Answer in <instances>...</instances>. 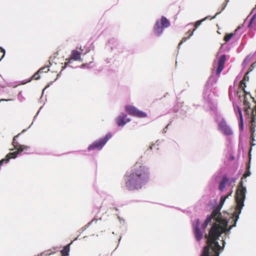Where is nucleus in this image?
<instances>
[{"mask_svg":"<svg viewBox=\"0 0 256 256\" xmlns=\"http://www.w3.org/2000/svg\"><path fill=\"white\" fill-rule=\"evenodd\" d=\"M208 18V17H206L205 18H204V19H202L200 20H198L196 21V22H195V24H194V28L192 30V31H190V30L188 33L186 34H188V37H184V38H182V40H181V41L180 42L179 44H178V47H180V46L184 42H186V40L189 38L192 34H193V33L194 32V31L202 23V22H204V20H205L206 19H207Z\"/></svg>","mask_w":256,"mask_h":256,"instance_id":"9d476101","label":"nucleus"},{"mask_svg":"<svg viewBox=\"0 0 256 256\" xmlns=\"http://www.w3.org/2000/svg\"><path fill=\"white\" fill-rule=\"evenodd\" d=\"M250 109V106L248 105V107L244 109V112L246 114H249V110Z\"/></svg>","mask_w":256,"mask_h":256,"instance_id":"393cba45","label":"nucleus"},{"mask_svg":"<svg viewBox=\"0 0 256 256\" xmlns=\"http://www.w3.org/2000/svg\"><path fill=\"white\" fill-rule=\"evenodd\" d=\"M218 129L224 135L230 136L232 134V130L224 120H222L219 122L218 124Z\"/></svg>","mask_w":256,"mask_h":256,"instance_id":"6e6552de","label":"nucleus"},{"mask_svg":"<svg viewBox=\"0 0 256 256\" xmlns=\"http://www.w3.org/2000/svg\"><path fill=\"white\" fill-rule=\"evenodd\" d=\"M248 28L256 30V14H254L248 24Z\"/></svg>","mask_w":256,"mask_h":256,"instance_id":"a211bd4d","label":"nucleus"},{"mask_svg":"<svg viewBox=\"0 0 256 256\" xmlns=\"http://www.w3.org/2000/svg\"><path fill=\"white\" fill-rule=\"evenodd\" d=\"M215 228H213L210 232L208 236V242H206L207 246H204L203 250L200 256H210V249H212V244L214 241L218 240L220 238V234H214Z\"/></svg>","mask_w":256,"mask_h":256,"instance_id":"39448f33","label":"nucleus"},{"mask_svg":"<svg viewBox=\"0 0 256 256\" xmlns=\"http://www.w3.org/2000/svg\"><path fill=\"white\" fill-rule=\"evenodd\" d=\"M40 72H38V71L37 72L35 73L33 76H32V78L34 79V80H38L40 78V76L39 75V73Z\"/></svg>","mask_w":256,"mask_h":256,"instance_id":"b1692460","label":"nucleus"},{"mask_svg":"<svg viewBox=\"0 0 256 256\" xmlns=\"http://www.w3.org/2000/svg\"><path fill=\"white\" fill-rule=\"evenodd\" d=\"M2 100H3V99H1V100H0V101H2Z\"/></svg>","mask_w":256,"mask_h":256,"instance_id":"7c9ffc66","label":"nucleus"},{"mask_svg":"<svg viewBox=\"0 0 256 256\" xmlns=\"http://www.w3.org/2000/svg\"><path fill=\"white\" fill-rule=\"evenodd\" d=\"M232 193V190H230L228 194L226 196H222L220 200V202L219 205L216 207V208L214 210L212 214L205 220L204 222L202 224V228L204 230L207 227L208 224L212 222V220L214 219L216 221V222L214 224L212 227L210 228L208 234H206L205 238L207 239V242H208V236L210 234V232L211 230L213 228H215V232L214 234H220V236H221L222 234L224 232H226L228 230H230L232 227L236 226H233L234 224L230 226L229 228H228V222L226 219L222 218V214L220 212V210L226 198H228L229 196H231ZM234 217V220L236 218L233 216Z\"/></svg>","mask_w":256,"mask_h":256,"instance_id":"f03ea898","label":"nucleus"},{"mask_svg":"<svg viewBox=\"0 0 256 256\" xmlns=\"http://www.w3.org/2000/svg\"><path fill=\"white\" fill-rule=\"evenodd\" d=\"M160 23L164 28H166L170 26V22L164 16L162 17Z\"/></svg>","mask_w":256,"mask_h":256,"instance_id":"6ab92c4d","label":"nucleus"},{"mask_svg":"<svg viewBox=\"0 0 256 256\" xmlns=\"http://www.w3.org/2000/svg\"><path fill=\"white\" fill-rule=\"evenodd\" d=\"M236 180V178H232L230 181H229L228 178L226 176H223L222 180L219 184V190L220 191H222L224 190V188L226 187V184H228L229 186H230L232 183L235 182Z\"/></svg>","mask_w":256,"mask_h":256,"instance_id":"9b49d317","label":"nucleus"},{"mask_svg":"<svg viewBox=\"0 0 256 256\" xmlns=\"http://www.w3.org/2000/svg\"><path fill=\"white\" fill-rule=\"evenodd\" d=\"M126 111L130 114L138 118H145L146 114L142 111L139 110L136 107L128 105L125 106Z\"/></svg>","mask_w":256,"mask_h":256,"instance_id":"0eeeda50","label":"nucleus"},{"mask_svg":"<svg viewBox=\"0 0 256 256\" xmlns=\"http://www.w3.org/2000/svg\"><path fill=\"white\" fill-rule=\"evenodd\" d=\"M54 58L52 59L50 58L49 60V64H50V66H44V67L40 68L38 70V72H46L49 70H52V72H57V70H56V68H55L56 66V64L53 62V60H54Z\"/></svg>","mask_w":256,"mask_h":256,"instance_id":"f8f14e48","label":"nucleus"},{"mask_svg":"<svg viewBox=\"0 0 256 256\" xmlns=\"http://www.w3.org/2000/svg\"><path fill=\"white\" fill-rule=\"evenodd\" d=\"M2 52L3 53V55L1 57V60H2V58H3V57L4 56V54H5V50L2 48L1 47V53Z\"/></svg>","mask_w":256,"mask_h":256,"instance_id":"bb28decb","label":"nucleus"},{"mask_svg":"<svg viewBox=\"0 0 256 256\" xmlns=\"http://www.w3.org/2000/svg\"><path fill=\"white\" fill-rule=\"evenodd\" d=\"M246 87V84L245 82L240 81L239 84V88L242 90L244 94V98H246V95L248 94V92L245 90Z\"/></svg>","mask_w":256,"mask_h":256,"instance_id":"4be33fe9","label":"nucleus"},{"mask_svg":"<svg viewBox=\"0 0 256 256\" xmlns=\"http://www.w3.org/2000/svg\"><path fill=\"white\" fill-rule=\"evenodd\" d=\"M248 80V77L246 76V74L241 81L246 82V80Z\"/></svg>","mask_w":256,"mask_h":256,"instance_id":"a878e982","label":"nucleus"},{"mask_svg":"<svg viewBox=\"0 0 256 256\" xmlns=\"http://www.w3.org/2000/svg\"><path fill=\"white\" fill-rule=\"evenodd\" d=\"M246 100H244V104H246Z\"/></svg>","mask_w":256,"mask_h":256,"instance_id":"c756f323","label":"nucleus"},{"mask_svg":"<svg viewBox=\"0 0 256 256\" xmlns=\"http://www.w3.org/2000/svg\"><path fill=\"white\" fill-rule=\"evenodd\" d=\"M126 117L127 116L126 114H122L119 116L116 120L118 125L119 126H124L126 123L129 122L130 120V118H126Z\"/></svg>","mask_w":256,"mask_h":256,"instance_id":"2eb2a0df","label":"nucleus"},{"mask_svg":"<svg viewBox=\"0 0 256 256\" xmlns=\"http://www.w3.org/2000/svg\"><path fill=\"white\" fill-rule=\"evenodd\" d=\"M238 112L239 114V126H240V130H243L244 129V121H243V118H242V112L240 109H238Z\"/></svg>","mask_w":256,"mask_h":256,"instance_id":"412c9836","label":"nucleus"},{"mask_svg":"<svg viewBox=\"0 0 256 256\" xmlns=\"http://www.w3.org/2000/svg\"><path fill=\"white\" fill-rule=\"evenodd\" d=\"M94 221H96V222L97 221V220H92L88 224H90L91 223H92Z\"/></svg>","mask_w":256,"mask_h":256,"instance_id":"c85d7f7f","label":"nucleus"},{"mask_svg":"<svg viewBox=\"0 0 256 256\" xmlns=\"http://www.w3.org/2000/svg\"><path fill=\"white\" fill-rule=\"evenodd\" d=\"M111 138L112 134H108L104 138H101L93 142L88 147V150H90L94 149H97L98 150H101L108 140Z\"/></svg>","mask_w":256,"mask_h":256,"instance_id":"423d86ee","label":"nucleus"},{"mask_svg":"<svg viewBox=\"0 0 256 256\" xmlns=\"http://www.w3.org/2000/svg\"><path fill=\"white\" fill-rule=\"evenodd\" d=\"M220 14V12H217V13H216V14H215V16H213L212 18H210V20H211V19H212V18H215L216 17V16L218 14Z\"/></svg>","mask_w":256,"mask_h":256,"instance_id":"cd10ccee","label":"nucleus"},{"mask_svg":"<svg viewBox=\"0 0 256 256\" xmlns=\"http://www.w3.org/2000/svg\"><path fill=\"white\" fill-rule=\"evenodd\" d=\"M72 60L76 61H82L81 54L77 50H72L71 52L70 58L66 59V62H64V66H61L60 68H64L66 66L71 63Z\"/></svg>","mask_w":256,"mask_h":256,"instance_id":"1a4fd4ad","label":"nucleus"},{"mask_svg":"<svg viewBox=\"0 0 256 256\" xmlns=\"http://www.w3.org/2000/svg\"><path fill=\"white\" fill-rule=\"evenodd\" d=\"M20 134H18L14 138L12 142L14 147L16 150V151L12 152H10L6 155L5 158L1 160V165L3 163H6L10 158H16L18 153H20L24 150H27L29 148L28 146L20 145L16 141V138H18Z\"/></svg>","mask_w":256,"mask_h":256,"instance_id":"20e7f679","label":"nucleus"},{"mask_svg":"<svg viewBox=\"0 0 256 256\" xmlns=\"http://www.w3.org/2000/svg\"><path fill=\"white\" fill-rule=\"evenodd\" d=\"M164 27L160 24V21H157L154 26V32L156 35H160L163 31Z\"/></svg>","mask_w":256,"mask_h":256,"instance_id":"f3484780","label":"nucleus"},{"mask_svg":"<svg viewBox=\"0 0 256 256\" xmlns=\"http://www.w3.org/2000/svg\"><path fill=\"white\" fill-rule=\"evenodd\" d=\"M226 61V55L222 56L218 62V68L216 70V74H220L224 68V64Z\"/></svg>","mask_w":256,"mask_h":256,"instance_id":"ddd939ff","label":"nucleus"},{"mask_svg":"<svg viewBox=\"0 0 256 256\" xmlns=\"http://www.w3.org/2000/svg\"><path fill=\"white\" fill-rule=\"evenodd\" d=\"M250 172L248 170H246L244 172L236 191V206L234 212V216L236 218V219L233 226H236V222L239 218V215L241 212L242 209L244 206V201L246 198V190L243 186L242 180L250 176Z\"/></svg>","mask_w":256,"mask_h":256,"instance_id":"7ed1b4c3","label":"nucleus"},{"mask_svg":"<svg viewBox=\"0 0 256 256\" xmlns=\"http://www.w3.org/2000/svg\"><path fill=\"white\" fill-rule=\"evenodd\" d=\"M200 224L199 219H197L196 221V224L194 227L195 237L197 240H200L202 238V233L200 232L199 229Z\"/></svg>","mask_w":256,"mask_h":256,"instance_id":"4468645a","label":"nucleus"},{"mask_svg":"<svg viewBox=\"0 0 256 256\" xmlns=\"http://www.w3.org/2000/svg\"><path fill=\"white\" fill-rule=\"evenodd\" d=\"M126 187L128 190L141 189L148 182L150 172L142 163L137 162L124 176Z\"/></svg>","mask_w":256,"mask_h":256,"instance_id":"f257e3e1","label":"nucleus"},{"mask_svg":"<svg viewBox=\"0 0 256 256\" xmlns=\"http://www.w3.org/2000/svg\"><path fill=\"white\" fill-rule=\"evenodd\" d=\"M234 34H235V32L226 34L224 37V40L226 42H228L234 36Z\"/></svg>","mask_w":256,"mask_h":256,"instance_id":"5701e85b","label":"nucleus"},{"mask_svg":"<svg viewBox=\"0 0 256 256\" xmlns=\"http://www.w3.org/2000/svg\"><path fill=\"white\" fill-rule=\"evenodd\" d=\"M72 243V242L69 244H67L66 246H65L64 248L61 250L60 252L62 255V256H68L69 254V252H70V245Z\"/></svg>","mask_w":256,"mask_h":256,"instance_id":"aec40b11","label":"nucleus"},{"mask_svg":"<svg viewBox=\"0 0 256 256\" xmlns=\"http://www.w3.org/2000/svg\"><path fill=\"white\" fill-rule=\"evenodd\" d=\"M222 248L220 246L217 240L214 241V244L212 246V250L214 252V256H219L220 250Z\"/></svg>","mask_w":256,"mask_h":256,"instance_id":"dca6fc26","label":"nucleus"}]
</instances>
